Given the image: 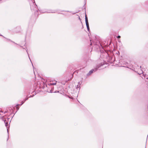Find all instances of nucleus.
<instances>
[{
  "mask_svg": "<svg viewBox=\"0 0 148 148\" xmlns=\"http://www.w3.org/2000/svg\"><path fill=\"white\" fill-rule=\"evenodd\" d=\"M20 47H23V49H25V48H23V47L22 46H20Z\"/></svg>",
  "mask_w": 148,
  "mask_h": 148,
  "instance_id": "obj_38",
  "label": "nucleus"
},
{
  "mask_svg": "<svg viewBox=\"0 0 148 148\" xmlns=\"http://www.w3.org/2000/svg\"><path fill=\"white\" fill-rule=\"evenodd\" d=\"M20 106V104H16V105L13 106V107L14 109H16V110L15 111V113H16L17 111L18 110L19 107L18 106Z\"/></svg>",
  "mask_w": 148,
  "mask_h": 148,
  "instance_id": "obj_13",
  "label": "nucleus"
},
{
  "mask_svg": "<svg viewBox=\"0 0 148 148\" xmlns=\"http://www.w3.org/2000/svg\"><path fill=\"white\" fill-rule=\"evenodd\" d=\"M61 12H70V13H71L72 12L71 11H69V10H66H66H61Z\"/></svg>",
  "mask_w": 148,
  "mask_h": 148,
  "instance_id": "obj_20",
  "label": "nucleus"
},
{
  "mask_svg": "<svg viewBox=\"0 0 148 148\" xmlns=\"http://www.w3.org/2000/svg\"><path fill=\"white\" fill-rule=\"evenodd\" d=\"M90 44L89 47L88 49H91L90 52L93 49L94 50L100 52V59H106L109 62H112L115 60V58H114V53L112 52L107 53L105 51L96 37H95L94 39L90 38Z\"/></svg>",
  "mask_w": 148,
  "mask_h": 148,
  "instance_id": "obj_1",
  "label": "nucleus"
},
{
  "mask_svg": "<svg viewBox=\"0 0 148 148\" xmlns=\"http://www.w3.org/2000/svg\"><path fill=\"white\" fill-rule=\"evenodd\" d=\"M3 37L6 39V41L8 42H12V43H14L15 44L18 45V44L15 43L14 42L12 41V40H10V39L7 38L5 37H4V36H3Z\"/></svg>",
  "mask_w": 148,
  "mask_h": 148,
  "instance_id": "obj_15",
  "label": "nucleus"
},
{
  "mask_svg": "<svg viewBox=\"0 0 148 148\" xmlns=\"http://www.w3.org/2000/svg\"><path fill=\"white\" fill-rule=\"evenodd\" d=\"M6 113H8V109H7L6 111H5L4 112V114Z\"/></svg>",
  "mask_w": 148,
  "mask_h": 148,
  "instance_id": "obj_25",
  "label": "nucleus"
},
{
  "mask_svg": "<svg viewBox=\"0 0 148 148\" xmlns=\"http://www.w3.org/2000/svg\"><path fill=\"white\" fill-rule=\"evenodd\" d=\"M20 106V104H16V105L13 106V107L14 109H16V110L15 111V113H16L17 111L18 110L19 107L18 106Z\"/></svg>",
  "mask_w": 148,
  "mask_h": 148,
  "instance_id": "obj_9",
  "label": "nucleus"
},
{
  "mask_svg": "<svg viewBox=\"0 0 148 148\" xmlns=\"http://www.w3.org/2000/svg\"><path fill=\"white\" fill-rule=\"evenodd\" d=\"M17 28H18V29H20V27H17Z\"/></svg>",
  "mask_w": 148,
  "mask_h": 148,
  "instance_id": "obj_40",
  "label": "nucleus"
},
{
  "mask_svg": "<svg viewBox=\"0 0 148 148\" xmlns=\"http://www.w3.org/2000/svg\"><path fill=\"white\" fill-rule=\"evenodd\" d=\"M0 112H2V113H4V111H1Z\"/></svg>",
  "mask_w": 148,
  "mask_h": 148,
  "instance_id": "obj_33",
  "label": "nucleus"
},
{
  "mask_svg": "<svg viewBox=\"0 0 148 148\" xmlns=\"http://www.w3.org/2000/svg\"><path fill=\"white\" fill-rule=\"evenodd\" d=\"M13 106L12 107H9L7 109L8 111V113H9V115L8 116H10L13 113V110L14 109Z\"/></svg>",
  "mask_w": 148,
  "mask_h": 148,
  "instance_id": "obj_7",
  "label": "nucleus"
},
{
  "mask_svg": "<svg viewBox=\"0 0 148 148\" xmlns=\"http://www.w3.org/2000/svg\"><path fill=\"white\" fill-rule=\"evenodd\" d=\"M9 115H5V116H7V118H5V119H7V120L8 121L10 119V118H8V117L9 116H8Z\"/></svg>",
  "mask_w": 148,
  "mask_h": 148,
  "instance_id": "obj_23",
  "label": "nucleus"
},
{
  "mask_svg": "<svg viewBox=\"0 0 148 148\" xmlns=\"http://www.w3.org/2000/svg\"><path fill=\"white\" fill-rule=\"evenodd\" d=\"M0 36H2L3 37V35H2V34H0Z\"/></svg>",
  "mask_w": 148,
  "mask_h": 148,
  "instance_id": "obj_36",
  "label": "nucleus"
},
{
  "mask_svg": "<svg viewBox=\"0 0 148 148\" xmlns=\"http://www.w3.org/2000/svg\"><path fill=\"white\" fill-rule=\"evenodd\" d=\"M28 33H29V32H28V31H27L26 33V35L25 37V40L26 39V38L27 36L29 35V36H30V34H29Z\"/></svg>",
  "mask_w": 148,
  "mask_h": 148,
  "instance_id": "obj_21",
  "label": "nucleus"
},
{
  "mask_svg": "<svg viewBox=\"0 0 148 148\" xmlns=\"http://www.w3.org/2000/svg\"><path fill=\"white\" fill-rule=\"evenodd\" d=\"M46 82H47V84L49 86H51L56 85V82H53L52 81L51 82L50 81V82H47V80H45Z\"/></svg>",
  "mask_w": 148,
  "mask_h": 148,
  "instance_id": "obj_8",
  "label": "nucleus"
},
{
  "mask_svg": "<svg viewBox=\"0 0 148 148\" xmlns=\"http://www.w3.org/2000/svg\"><path fill=\"white\" fill-rule=\"evenodd\" d=\"M59 91H57V90H56L54 92H53V93H57V92H59Z\"/></svg>",
  "mask_w": 148,
  "mask_h": 148,
  "instance_id": "obj_27",
  "label": "nucleus"
},
{
  "mask_svg": "<svg viewBox=\"0 0 148 148\" xmlns=\"http://www.w3.org/2000/svg\"><path fill=\"white\" fill-rule=\"evenodd\" d=\"M79 19L80 20V21H81V19L80 18V17L79 16Z\"/></svg>",
  "mask_w": 148,
  "mask_h": 148,
  "instance_id": "obj_34",
  "label": "nucleus"
},
{
  "mask_svg": "<svg viewBox=\"0 0 148 148\" xmlns=\"http://www.w3.org/2000/svg\"><path fill=\"white\" fill-rule=\"evenodd\" d=\"M14 116V115H13V116H11V120H10V122L11 121V120L12 119V118H13V117Z\"/></svg>",
  "mask_w": 148,
  "mask_h": 148,
  "instance_id": "obj_31",
  "label": "nucleus"
},
{
  "mask_svg": "<svg viewBox=\"0 0 148 148\" xmlns=\"http://www.w3.org/2000/svg\"><path fill=\"white\" fill-rule=\"evenodd\" d=\"M147 139H146V141H147Z\"/></svg>",
  "mask_w": 148,
  "mask_h": 148,
  "instance_id": "obj_48",
  "label": "nucleus"
},
{
  "mask_svg": "<svg viewBox=\"0 0 148 148\" xmlns=\"http://www.w3.org/2000/svg\"><path fill=\"white\" fill-rule=\"evenodd\" d=\"M33 3V5L31 6L30 5V8L31 10V11L34 12V15L35 16H37V17L38 16V15L40 14L38 13V12L40 11V12H41L42 13H45V12L47 13H50V12H48L46 11L44 12H41V10H40L38 9H37V5L36 4V3L35 2V1L34 0H31Z\"/></svg>",
  "mask_w": 148,
  "mask_h": 148,
  "instance_id": "obj_4",
  "label": "nucleus"
},
{
  "mask_svg": "<svg viewBox=\"0 0 148 148\" xmlns=\"http://www.w3.org/2000/svg\"><path fill=\"white\" fill-rule=\"evenodd\" d=\"M2 0H0V1H1Z\"/></svg>",
  "mask_w": 148,
  "mask_h": 148,
  "instance_id": "obj_46",
  "label": "nucleus"
},
{
  "mask_svg": "<svg viewBox=\"0 0 148 148\" xmlns=\"http://www.w3.org/2000/svg\"><path fill=\"white\" fill-rule=\"evenodd\" d=\"M83 25H82V28H83Z\"/></svg>",
  "mask_w": 148,
  "mask_h": 148,
  "instance_id": "obj_45",
  "label": "nucleus"
},
{
  "mask_svg": "<svg viewBox=\"0 0 148 148\" xmlns=\"http://www.w3.org/2000/svg\"><path fill=\"white\" fill-rule=\"evenodd\" d=\"M20 106V104H16V105L13 106V107L14 109H16V110L15 111V113H16L17 111L18 110L19 107L18 106Z\"/></svg>",
  "mask_w": 148,
  "mask_h": 148,
  "instance_id": "obj_11",
  "label": "nucleus"
},
{
  "mask_svg": "<svg viewBox=\"0 0 148 148\" xmlns=\"http://www.w3.org/2000/svg\"><path fill=\"white\" fill-rule=\"evenodd\" d=\"M146 4L147 5V7L148 8V1L146 2Z\"/></svg>",
  "mask_w": 148,
  "mask_h": 148,
  "instance_id": "obj_29",
  "label": "nucleus"
},
{
  "mask_svg": "<svg viewBox=\"0 0 148 148\" xmlns=\"http://www.w3.org/2000/svg\"><path fill=\"white\" fill-rule=\"evenodd\" d=\"M146 146H145V148H146Z\"/></svg>",
  "mask_w": 148,
  "mask_h": 148,
  "instance_id": "obj_49",
  "label": "nucleus"
},
{
  "mask_svg": "<svg viewBox=\"0 0 148 148\" xmlns=\"http://www.w3.org/2000/svg\"><path fill=\"white\" fill-rule=\"evenodd\" d=\"M4 123L5 124V125L7 129V133L8 134V138L7 139V141H8V138H9V131H8V122H6V120L5 121H4Z\"/></svg>",
  "mask_w": 148,
  "mask_h": 148,
  "instance_id": "obj_14",
  "label": "nucleus"
},
{
  "mask_svg": "<svg viewBox=\"0 0 148 148\" xmlns=\"http://www.w3.org/2000/svg\"><path fill=\"white\" fill-rule=\"evenodd\" d=\"M82 83V82H78V84L77 86V88H79V89H80V86Z\"/></svg>",
  "mask_w": 148,
  "mask_h": 148,
  "instance_id": "obj_17",
  "label": "nucleus"
},
{
  "mask_svg": "<svg viewBox=\"0 0 148 148\" xmlns=\"http://www.w3.org/2000/svg\"><path fill=\"white\" fill-rule=\"evenodd\" d=\"M116 38L118 39H119L121 38V36L119 35H118V36H117Z\"/></svg>",
  "mask_w": 148,
  "mask_h": 148,
  "instance_id": "obj_26",
  "label": "nucleus"
},
{
  "mask_svg": "<svg viewBox=\"0 0 148 148\" xmlns=\"http://www.w3.org/2000/svg\"><path fill=\"white\" fill-rule=\"evenodd\" d=\"M3 117H4L3 116H1L0 117V119H1L3 121H5V120L4 119H3Z\"/></svg>",
  "mask_w": 148,
  "mask_h": 148,
  "instance_id": "obj_22",
  "label": "nucleus"
},
{
  "mask_svg": "<svg viewBox=\"0 0 148 148\" xmlns=\"http://www.w3.org/2000/svg\"><path fill=\"white\" fill-rule=\"evenodd\" d=\"M51 13H55V12H51Z\"/></svg>",
  "mask_w": 148,
  "mask_h": 148,
  "instance_id": "obj_43",
  "label": "nucleus"
},
{
  "mask_svg": "<svg viewBox=\"0 0 148 148\" xmlns=\"http://www.w3.org/2000/svg\"><path fill=\"white\" fill-rule=\"evenodd\" d=\"M23 82L25 83V90H24V92L27 95H26V97H27L29 95L30 93L31 94H32V95H30V96H29L28 97H26L25 99H24L21 102V103L20 104V106H21L28 99V98H30L32 97H33L35 95L36 93H38V92H39L40 91H41L40 90H36V91H35V92H33V93H30V94H28V93H25V87H26V83H27L28 84V85H30V88L29 89V90H30V88H31V86H32V84H31V81H27L26 80V79H23Z\"/></svg>",
  "mask_w": 148,
  "mask_h": 148,
  "instance_id": "obj_3",
  "label": "nucleus"
},
{
  "mask_svg": "<svg viewBox=\"0 0 148 148\" xmlns=\"http://www.w3.org/2000/svg\"><path fill=\"white\" fill-rule=\"evenodd\" d=\"M85 19L86 24V27L87 28L88 31V32H90V27H89V23L88 22V17H87L86 14L85 16Z\"/></svg>",
  "mask_w": 148,
  "mask_h": 148,
  "instance_id": "obj_6",
  "label": "nucleus"
},
{
  "mask_svg": "<svg viewBox=\"0 0 148 148\" xmlns=\"http://www.w3.org/2000/svg\"><path fill=\"white\" fill-rule=\"evenodd\" d=\"M68 81V80H66V81L65 82V83H62V84L63 85H65V83H66Z\"/></svg>",
  "mask_w": 148,
  "mask_h": 148,
  "instance_id": "obj_28",
  "label": "nucleus"
},
{
  "mask_svg": "<svg viewBox=\"0 0 148 148\" xmlns=\"http://www.w3.org/2000/svg\"><path fill=\"white\" fill-rule=\"evenodd\" d=\"M146 79H148V77H146Z\"/></svg>",
  "mask_w": 148,
  "mask_h": 148,
  "instance_id": "obj_41",
  "label": "nucleus"
},
{
  "mask_svg": "<svg viewBox=\"0 0 148 148\" xmlns=\"http://www.w3.org/2000/svg\"><path fill=\"white\" fill-rule=\"evenodd\" d=\"M69 97L71 99H72L73 98V97L71 96V97Z\"/></svg>",
  "mask_w": 148,
  "mask_h": 148,
  "instance_id": "obj_30",
  "label": "nucleus"
},
{
  "mask_svg": "<svg viewBox=\"0 0 148 148\" xmlns=\"http://www.w3.org/2000/svg\"><path fill=\"white\" fill-rule=\"evenodd\" d=\"M26 52H27V55H28V56L29 58V59L30 60L31 62V63L32 64V66H33V70H34V69L35 68H34V66L33 65V64L32 63V61H31V59H30V58L29 57V54L28 52V50H27V49H26Z\"/></svg>",
  "mask_w": 148,
  "mask_h": 148,
  "instance_id": "obj_16",
  "label": "nucleus"
},
{
  "mask_svg": "<svg viewBox=\"0 0 148 148\" xmlns=\"http://www.w3.org/2000/svg\"><path fill=\"white\" fill-rule=\"evenodd\" d=\"M26 43H25V44H24V46H25L26 47V48H27V47H26Z\"/></svg>",
  "mask_w": 148,
  "mask_h": 148,
  "instance_id": "obj_32",
  "label": "nucleus"
},
{
  "mask_svg": "<svg viewBox=\"0 0 148 148\" xmlns=\"http://www.w3.org/2000/svg\"><path fill=\"white\" fill-rule=\"evenodd\" d=\"M60 13V14H63L62 13Z\"/></svg>",
  "mask_w": 148,
  "mask_h": 148,
  "instance_id": "obj_42",
  "label": "nucleus"
},
{
  "mask_svg": "<svg viewBox=\"0 0 148 148\" xmlns=\"http://www.w3.org/2000/svg\"><path fill=\"white\" fill-rule=\"evenodd\" d=\"M20 106V104H16V105L13 106V107L14 109H16V110L15 111V113H16L17 111L18 110L19 107L18 106Z\"/></svg>",
  "mask_w": 148,
  "mask_h": 148,
  "instance_id": "obj_12",
  "label": "nucleus"
},
{
  "mask_svg": "<svg viewBox=\"0 0 148 148\" xmlns=\"http://www.w3.org/2000/svg\"><path fill=\"white\" fill-rule=\"evenodd\" d=\"M118 42H121V41H120V40H118Z\"/></svg>",
  "mask_w": 148,
  "mask_h": 148,
  "instance_id": "obj_37",
  "label": "nucleus"
},
{
  "mask_svg": "<svg viewBox=\"0 0 148 148\" xmlns=\"http://www.w3.org/2000/svg\"><path fill=\"white\" fill-rule=\"evenodd\" d=\"M125 64V65L126 66H123V67H126L130 69H131V68H130V67H129V65H128L129 64L128 62H126Z\"/></svg>",
  "mask_w": 148,
  "mask_h": 148,
  "instance_id": "obj_18",
  "label": "nucleus"
},
{
  "mask_svg": "<svg viewBox=\"0 0 148 148\" xmlns=\"http://www.w3.org/2000/svg\"><path fill=\"white\" fill-rule=\"evenodd\" d=\"M41 81H37L35 79V81L32 80L31 82V84L32 86H31V88L30 90H29L30 86L29 85H28L27 83H26V86L25 88V92L28 93L29 94L30 93H31L36 91V90L38 88L39 89H44L45 87L48 88H51V90L49 91L48 90L47 91L49 93H52L53 92L54 89V87L53 86H49L50 87L47 86V82L45 81V79H44L42 78Z\"/></svg>",
  "mask_w": 148,
  "mask_h": 148,
  "instance_id": "obj_2",
  "label": "nucleus"
},
{
  "mask_svg": "<svg viewBox=\"0 0 148 148\" xmlns=\"http://www.w3.org/2000/svg\"><path fill=\"white\" fill-rule=\"evenodd\" d=\"M20 106V104H16V105L13 106V107L14 109H16V110L15 111V113H16L17 111L18 110L19 107L18 106Z\"/></svg>",
  "mask_w": 148,
  "mask_h": 148,
  "instance_id": "obj_10",
  "label": "nucleus"
},
{
  "mask_svg": "<svg viewBox=\"0 0 148 148\" xmlns=\"http://www.w3.org/2000/svg\"><path fill=\"white\" fill-rule=\"evenodd\" d=\"M14 114V115H14L15 114H16V113L15 112V113H14V111H13V113Z\"/></svg>",
  "mask_w": 148,
  "mask_h": 148,
  "instance_id": "obj_35",
  "label": "nucleus"
},
{
  "mask_svg": "<svg viewBox=\"0 0 148 148\" xmlns=\"http://www.w3.org/2000/svg\"><path fill=\"white\" fill-rule=\"evenodd\" d=\"M67 86H68V87L69 88H71L72 87V85L71 84H70V85L69 84H68V85Z\"/></svg>",
  "mask_w": 148,
  "mask_h": 148,
  "instance_id": "obj_24",
  "label": "nucleus"
},
{
  "mask_svg": "<svg viewBox=\"0 0 148 148\" xmlns=\"http://www.w3.org/2000/svg\"><path fill=\"white\" fill-rule=\"evenodd\" d=\"M145 75H147V74H145Z\"/></svg>",
  "mask_w": 148,
  "mask_h": 148,
  "instance_id": "obj_47",
  "label": "nucleus"
},
{
  "mask_svg": "<svg viewBox=\"0 0 148 148\" xmlns=\"http://www.w3.org/2000/svg\"><path fill=\"white\" fill-rule=\"evenodd\" d=\"M103 65L101 63L97 65L96 67L90 70L86 74L85 79H86L88 77L97 71Z\"/></svg>",
  "mask_w": 148,
  "mask_h": 148,
  "instance_id": "obj_5",
  "label": "nucleus"
},
{
  "mask_svg": "<svg viewBox=\"0 0 148 148\" xmlns=\"http://www.w3.org/2000/svg\"><path fill=\"white\" fill-rule=\"evenodd\" d=\"M86 1H87V0H84V4L83 6V7H84V9L85 10V13H86Z\"/></svg>",
  "mask_w": 148,
  "mask_h": 148,
  "instance_id": "obj_19",
  "label": "nucleus"
},
{
  "mask_svg": "<svg viewBox=\"0 0 148 148\" xmlns=\"http://www.w3.org/2000/svg\"><path fill=\"white\" fill-rule=\"evenodd\" d=\"M75 13H75H75H73V14H75Z\"/></svg>",
  "mask_w": 148,
  "mask_h": 148,
  "instance_id": "obj_39",
  "label": "nucleus"
},
{
  "mask_svg": "<svg viewBox=\"0 0 148 148\" xmlns=\"http://www.w3.org/2000/svg\"><path fill=\"white\" fill-rule=\"evenodd\" d=\"M83 25H82V28H83Z\"/></svg>",
  "mask_w": 148,
  "mask_h": 148,
  "instance_id": "obj_44",
  "label": "nucleus"
}]
</instances>
